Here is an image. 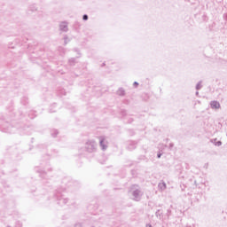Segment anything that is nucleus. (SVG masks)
Returning a JSON list of instances; mask_svg holds the SVG:
<instances>
[{"label":"nucleus","instance_id":"nucleus-1","mask_svg":"<svg viewBox=\"0 0 227 227\" xmlns=\"http://www.w3.org/2000/svg\"><path fill=\"white\" fill-rule=\"evenodd\" d=\"M212 109H221V104L217 101H213L210 104Z\"/></svg>","mask_w":227,"mask_h":227},{"label":"nucleus","instance_id":"nucleus-2","mask_svg":"<svg viewBox=\"0 0 227 227\" xmlns=\"http://www.w3.org/2000/svg\"><path fill=\"white\" fill-rule=\"evenodd\" d=\"M159 187L160 188V189H166V184H165V183H160L159 184Z\"/></svg>","mask_w":227,"mask_h":227},{"label":"nucleus","instance_id":"nucleus-3","mask_svg":"<svg viewBox=\"0 0 227 227\" xmlns=\"http://www.w3.org/2000/svg\"><path fill=\"white\" fill-rule=\"evenodd\" d=\"M83 20H88V15H83Z\"/></svg>","mask_w":227,"mask_h":227},{"label":"nucleus","instance_id":"nucleus-4","mask_svg":"<svg viewBox=\"0 0 227 227\" xmlns=\"http://www.w3.org/2000/svg\"><path fill=\"white\" fill-rule=\"evenodd\" d=\"M162 154L161 153H159L158 154V159H160V156H161Z\"/></svg>","mask_w":227,"mask_h":227},{"label":"nucleus","instance_id":"nucleus-5","mask_svg":"<svg viewBox=\"0 0 227 227\" xmlns=\"http://www.w3.org/2000/svg\"><path fill=\"white\" fill-rule=\"evenodd\" d=\"M134 84H135V86H137V82H135Z\"/></svg>","mask_w":227,"mask_h":227}]
</instances>
